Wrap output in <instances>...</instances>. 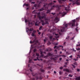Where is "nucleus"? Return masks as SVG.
Listing matches in <instances>:
<instances>
[{"mask_svg":"<svg viewBox=\"0 0 80 80\" xmlns=\"http://www.w3.org/2000/svg\"><path fill=\"white\" fill-rule=\"evenodd\" d=\"M39 20L41 21V22H42V25H47V24H48V22H47V20L46 21H45L46 23H44L43 21L41 20V19L42 18H44V16H43L42 17H41V16H39Z\"/></svg>","mask_w":80,"mask_h":80,"instance_id":"nucleus-1","label":"nucleus"},{"mask_svg":"<svg viewBox=\"0 0 80 80\" xmlns=\"http://www.w3.org/2000/svg\"><path fill=\"white\" fill-rule=\"evenodd\" d=\"M70 1L71 2H72V3L73 4H77V5H80V4L78 2V0H70Z\"/></svg>","mask_w":80,"mask_h":80,"instance_id":"nucleus-2","label":"nucleus"},{"mask_svg":"<svg viewBox=\"0 0 80 80\" xmlns=\"http://www.w3.org/2000/svg\"><path fill=\"white\" fill-rule=\"evenodd\" d=\"M63 71L64 72H68L69 73H72V71L68 69H64Z\"/></svg>","mask_w":80,"mask_h":80,"instance_id":"nucleus-3","label":"nucleus"},{"mask_svg":"<svg viewBox=\"0 0 80 80\" xmlns=\"http://www.w3.org/2000/svg\"><path fill=\"white\" fill-rule=\"evenodd\" d=\"M76 22L75 20L74 19V20L72 21V22H71V24H72V27H75V23Z\"/></svg>","mask_w":80,"mask_h":80,"instance_id":"nucleus-4","label":"nucleus"},{"mask_svg":"<svg viewBox=\"0 0 80 80\" xmlns=\"http://www.w3.org/2000/svg\"><path fill=\"white\" fill-rule=\"evenodd\" d=\"M27 29L28 30V31H29V33L30 34L31 33H32V32L33 30V28H30L29 30L28 29V28H27Z\"/></svg>","mask_w":80,"mask_h":80,"instance_id":"nucleus-5","label":"nucleus"},{"mask_svg":"<svg viewBox=\"0 0 80 80\" xmlns=\"http://www.w3.org/2000/svg\"><path fill=\"white\" fill-rule=\"evenodd\" d=\"M59 21V19L58 18H56L55 19V21L56 22V23H57Z\"/></svg>","mask_w":80,"mask_h":80,"instance_id":"nucleus-6","label":"nucleus"},{"mask_svg":"<svg viewBox=\"0 0 80 80\" xmlns=\"http://www.w3.org/2000/svg\"><path fill=\"white\" fill-rule=\"evenodd\" d=\"M55 35H56V36H55L56 38H58L59 37V35H58V34H55Z\"/></svg>","mask_w":80,"mask_h":80,"instance_id":"nucleus-7","label":"nucleus"},{"mask_svg":"<svg viewBox=\"0 0 80 80\" xmlns=\"http://www.w3.org/2000/svg\"><path fill=\"white\" fill-rule=\"evenodd\" d=\"M60 14H61V13L62 14V16H64V15H66V14L67 13L66 12H63L62 13H60Z\"/></svg>","mask_w":80,"mask_h":80,"instance_id":"nucleus-8","label":"nucleus"},{"mask_svg":"<svg viewBox=\"0 0 80 80\" xmlns=\"http://www.w3.org/2000/svg\"><path fill=\"white\" fill-rule=\"evenodd\" d=\"M38 22H37L35 24V25H36V26H38V25L39 23H40V22H38Z\"/></svg>","mask_w":80,"mask_h":80,"instance_id":"nucleus-9","label":"nucleus"},{"mask_svg":"<svg viewBox=\"0 0 80 80\" xmlns=\"http://www.w3.org/2000/svg\"><path fill=\"white\" fill-rule=\"evenodd\" d=\"M67 25H68L67 24H66V22H65L63 26L64 27H67Z\"/></svg>","mask_w":80,"mask_h":80,"instance_id":"nucleus-10","label":"nucleus"},{"mask_svg":"<svg viewBox=\"0 0 80 80\" xmlns=\"http://www.w3.org/2000/svg\"><path fill=\"white\" fill-rule=\"evenodd\" d=\"M56 7V6H53L51 8V10H52V9H54V8H55Z\"/></svg>","mask_w":80,"mask_h":80,"instance_id":"nucleus-11","label":"nucleus"},{"mask_svg":"<svg viewBox=\"0 0 80 80\" xmlns=\"http://www.w3.org/2000/svg\"><path fill=\"white\" fill-rule=\"evenodd\" d=\"M76 79L77 80H80V77L77 78Z\"/></svg>","mask_w":80,"mask_h":80,"instance_id":"nucleus-12","label":"nucleus"},{"mask_svg":"<svg viewBox=\"0 0 80 80\" xmlns=\"http://www.w3.org/2000/svg\"><path fill=\"white\" fill-rule=\"evenodd\" d=\"M65 28H63L62 30H61V32H65Z\"/></svg>","mask_w":80,"mask_h":80,"instance_id":"nucleus-13","label":"nucleus"},{"mask_svg":"<svg viewBox=\"0 0 80 80\" xmlns=\"http://www.w3.org/2000/svg\"><path fill=\"white\" fill-rule=\"evenodd\" d=\"M32 36V37H34V36H35V33H32V35H31Z\"/></svg>","mask_w":80,"mask_h":80,"instance_id":"nucleus-14","label":"nucleus"},{"mask_svg":"<svg viewBox=\"0 0 80 80\" xmlns=\"http://www.w3.org/2000/svg\"><path fill=\"white\" fill-rule=\"evenodd\" d=\"M52 55L50 53H48V56H52Z\"/></svg>","mask_w":80,"mask_h":80,"instance_id":"nucleus-15","label":"nucleus"},{"mask_svg":"<svg viewBox=\"0 0 80 80\" xmlns=\"http://www.w3.org/2000/svg\"><path fill=\"white\" fill-rule=\"evenodd\" d=\"M68 77H73V75L69 74L68 75Z\"/></svg>","mask_w":80,"mask_h":80,"instance_id":"nucleus-16","label":"nucleus"},{"mask_svg":"<svg viewBox=\"0 0 80 80\" xmlns=\"http://www.w3.org/2000/svg\"><path fill=\"white\" fill-rule=\"evenodd\" d=\"M59 1V3H60V2H61V1H65V0H58Z\"/></svg>","mask_w":80,"mask_h":80,"instance_id":"nucleus-17","label":"nucleus"},{"mask_svg":"<svg viewBox=\"0 0 80 80\" xmlns=\"http://www.w3.org/2000/svg\"><path fill=\"white\" fill-rule=\"evenodd\" d=\"M76 50H78V51L80 50V48H76Z\"/></svg>","mask_w":80,"mask_h":80,"instance_id":"nucleus-18","label":"nucleus"},{"mask_svg":"<svg viewBox=\"0 0 80 80\" xmlns=\"http://www.w3.org/2000/svg\"><path fill=\"white\" fill-rule=\"evenodd\" d=\"M36 31L34 30L33 31L32 33H36Z\"/></svg>","mask_w":80,"mask_h":80,"instance_id":"nucleus-19","label":"nucleus"},{"mask_svg":"<svg viewBox=\"0 0 80 80\" xmlns=\"http://www.w3.org/2000/svg\"><path fill=\"white\" fill-rule=\"evenodd\" d=\"M42 14L43 16H45V14L44 13V12H42Z\"/></svg>","mask_w":80,"mask_h":80,"instance_id":"nucleus-20","label":"nucleus"},{"mask_svg":"<svg viewBox=\"0 0 80 80\" xmlns=\"http://www.w3.org/2000/svg\"><path fill=\"white\" fill-rule=\"evenodd\" d=\"M62 57H64V58L66 57V56L64 55H62Z\"/></svg>","mask_w":80,"mask_h":80,"instance_id":"nucleus-21","label":"nucleus"},{"mask_svg":"<svg viewBox=\"0 0 80 80\" xmlns=\"http://www.w3.org/2000/svg\"><path fill=\"white\" fill-rule=\"evenodd\" d=\"M50 12V11L49 10H48L47 12V13H49Z\"/></svg>","mask_w":80,"mask_h":80,"instance_id":"nucleus-22","label":"nucleus"},{"mask_svg":"<svg viewBox=\"0 0 80 80\" xmlns=\"http://www.w3.org/2000/svg\"><path fill=\"white\" fill-rule=\"evenodd\" d=\"M42 27H40L39 28V30H41V29H42Z\"/></svg>","mask_w":80,"mask_h":80,"instance_id":"nucleus-23","label":"nucleus"},{"mask_svg":"<svg viewBox=\"0 0 80 80\" xmlns=\"http://www.w3.org/2000/svg\"><path fill=\"white\" fill-rule=\"evenodd\" d=\"M63 69V67H60V70H62V69Z\"/></svg>","mask_w":80,"mask_h":80,"instance_id":"nucleus-24","label":"nucleus"},{"mask_svg":"<svg viewBox=\"0 0 80 80\" xmlns=\"http://www.w3.org/2000/svg\"><path fill=\"white\" fill-rule=\"evenodd\" d=\"M59 73L60 75H61V74H62V72H61V71L59 72Z\"/></svg>","mask_w":80,"mask_h":80,"instance_id":"nucleus-25","label":"nucleus"},{"mask_svg":"<svg viewBox=\"0 0 80 80\" xmlns=\"http://www.w3.org/2000/svg\"><path fill=\"white\" fill-rule=\"evenodd\" d=\"M34 7H36V8H37V7H37V4H35L34 5Z\"/></svg>","mask_w":80,"mask_h":80,"instance_id":"nucleus-26","label":"nucleus"},{"mask_svg":"<svg viewBox=\"0 0 80 80\" xmlns=\"http://www.w3.org/2000/svg\"><path fill=\"white\" fill-rule=\"evenodd\" d=\"M72 57L73 56H72V55H71L70 56H69V58H72Z\"/></svg>","mask_w":80,"mask_h":80,"instance_id":"nucleus-27","label":"nucleus"},{"mask_svg":"<svg viewBox=\"0 0 80 80\" xmlns=\"http://www.w3.org/2000/svg\"><path fill=\"white\" fill-rule=\"evenodd\" d=\"M36 55L37 56H39V54L38 53H36Z\"/></svg>","mask_w":80,"mask_h":80,"instance_id":"nucleus-28","label":"nucleus"},{"mask_svg":"<svg viewBox=\"0 0 80 80\" xmlns=\"http://www.w3.org/2000/svg\"><path fill=\"white\" fill-rule=\"evenodd\" d=\"M41 72H44V70L42 69V70H41Z\"/></svg>","mask_w":80,"mask_h":80,"instance_id":"nucleus-29","label":"nucleus"},{"mask_svg":"<svg viewBox=\"0 0 80 80\" xmlns=\"http://www.w3.org/2000/svg\"><path fill=\"white\" fill-rule=\"evenodd\" d=\"M42 10H43V9L42 8L40 9V11H42Z\"/></svg>","mask_w":80,"mask_h":80,"instance_id":"nucleus-30","label":"nucleus"},{"mask_svg":"<svg viewBox=\"0 0 80 80\" xmlns=\"http://www.w3.org/2000/svg\"><path fill=\"white\" fill-rule=\"evenodd\" d=\"M27 22H28V21H27V20H25V23H27Z\"/></svg>","mask_w":80,"mask_h":80,"instance_id":"nucleus-31","label":"nucleus"},{"mask_svg":"<svg viewBox=\"0 0 80 80\" xmlns=\"http://www.w3.org/2000/svg\"><path fill=\"white\" fill-rule=\"evenodd\" d=\"M52 13V15H55V13Z\"/></svg>","mask_w":80,"mask_h":80,"instance_id":"nucleus-32","label":"nucleus"},{"mask_svg":"<svg viewBox=\"0 0 80 80\" xmlns=\"http://www.w3.org/2000/svg\"><path fill=\"white\" fill-rule=\"evenodd\" d=\"M72 65L73 66V67L75 68V66L73 65L72 64Z\"/></svg>","mask_w":80,"mask_h":80,"instance_id":"nucleus-33","label":"nucleus"},{"mask_svg":"<svg viewBox=\"0 0 80 80\" xmlns=\"http://www.w3.org/2000/svg\"><path fill=\"white\" fill-rule=\"evenodd\" d=\"M77 71H78V72H79V71H80V69H77Z\"/></svg>","mask_w":80,"mask_h":80,"instance_id":"nucleus-34","label":"nucleus"},{"mask_svg":"<svg viewBox=\"0 0 80 80\" xmlns=\"http://www.w3.org/2000/svg\"><path fill=\"white\" fill-rule=\"evenodd\" d=\"M35 11H33L32 12V13L33 14L34 13H35Z\"/></svg>","mask_w":80,"mask_h":80,"instance_id":"nucleus-35","label":"nucleus"},{"mask_svg":"<svg viewBox=\"0 0 80 80\" xmlns=\"http://www.w3.org/2000/svg\"><path fill=\"white\" fill-rule=\"evenodd\" d=\"M26 7H28V4H27L26 5Z\"/></svg>","mask_w":80,"mask_h":80,"instance_id":"nucleus-36","label":"nucleus"},{"mask_svg":"<svg viewBox=\"0 0 80 80\" xmlns=\"http://www.w3.org/2000/svg\"><path fill=\"white\" fill-rule=\"evenodd\" d=\"M62 58H60L59 60H60L61 61V60H62Z\"/></svg>","mask_w":80,"mask_h":80,"instance_id":"nucleus-37","label":"nucleus"},{"mask_svg":"<svg viewBox=\"0 0 80 80\" xmlns=\"http://www.w3.org/2000/svg\"><path fill=\"white\" fill-rule=\"evenodd\" d=\"M52 36H50V38H52Z\"/></svg>","mask_w":80,"mask_h":80,"instance_id":"nucleus-38","label":"nucleus"},{"mask_svg":"<svg viewBox=\"0 0 80 80\" xmlns=\"http://www.w3.org/2000/svg\"><path fill=\"white\" fill-rule=\"evenodd\" d=\"M54 73H57V72H56V71H54Z\"/></svg>","mask_w":80,"mask_h":80,"instance_id":"nucleus-39","label":"nucleus"},{"mask_svg":"<svg viewBox=\"0 0 80 80\" xmlns=\"http://www.w3.org/2000/svg\"><path fill=\"white\" fill-rule=\"evenodd\" d=\"M57 48V46H55L54 47V48Z\"/></svg>","mask_w":80,"mask_h":80,"instance_id":"nucleus-40","label":"nucleus"},{"mask_svg":"<svg viewBox=\"0 0 80 80\" xmlns=\"http://www.w3.org/2000/svg\"><path fill=\"white\" fill-rule=\"evenodd\" d=\"M53 2H54V3H56V2H56V1H53Z\"/></svg>","mask_w":80,"mask_h":80,"instance_id":"nucleus-41","label":"nucleus"},{"mask_svg":"<svg viewBox=\"0 0 80 80\" xmlns=\"http://www.w3.org/2000/svg\"><path fill=\"white\" fill-rule=\"evenodd\" d=\"M68 63V62H67L65 63V64H66V65H67V63Z\"/></svg>","mask_w":80,"mask_h":80,"instance_id":"nucleus-42","label":"nucleus"},{"mask_svg":"<svg viewBox=\"0 0 80 80\" xmlns=\"http://www.w3.org/2000/svg\"><path fill=\"white\" fill-rule=\"evenodd\" d=\"M44 42H46V40L45 39H44Z\"/></svg>","mask_w":80,"mask_h":80,"instance_id":"nucleus-43","label":"nucleus"},{"mask_svg":"<svg viewBox=\"0 0 80 80\" xmlns=\"http://www.w3.org/2000/svg\"><path fill=\"white\" fill-rule=\"evenodd\" d=\"M40 13H38V15H40Z\"/></svg>","mask_w":80,"mask_h":80,"instance_id":"nucleus-44","label":"nucleus"},{"mask_svg":"<svg viewBox=\"0 0 80 80\" xmlns=\"http://www.w3.org/2000/svg\"><path fill=\"white\" fill-rule=\"evenodd\" d=\"M37 60V59H34V61H36V60Z\"/></svg>","mask_w":80,"mask_h":80,"instance_id":"nucleus-45","label":"nucleus"},{"mask_svg":"<svg viewBox=\"0 0 80 80\" xmlns=\"http://www.w3.org/2000/svg\"><path fill=\"white\" fill-rule=\"evenodd\" d=\"M62 53V52H60V54Z\"/></svg>","mask_w":80,"mask_h":80,"instance_id":"nucleus-46","label":"nucleus"},{"mask_svg":"<svg viewBox=\"0 0 80 80\" xmlns=\"http://www.w3.org/2000/svg\"><path fill=\"white\" fill-rule=\"evenodd\" d=\"M30 43H32V41H30Z\"/></svg>","mask_w":80,"mask_h":80,"instance_id":"nucleus-47","label":"nucleus"},{"mask_svg":"<svg viewBox=\"0 0 80 80\" xmlns=\"http://www.w3.org/2000/svg\"><path fill=\"white\" fill-rule=\"evenodd\" d=\"M36 51V49H34V52H35Z\"/></svg>","mask_w":80,"mask_h":80,"instance_id":"nucleus-48","label":"nucleus"},{"mask_svg":"<svg viewBox=\"0 0 80 80\" xmlns=\"http://www.w3.org/2000/svg\"><path fill=\"white\" fill-rule=\"evenodd\" d=\"M73 51H74V52H76V50H73Z\"/></svg>","mask_w":80,"mask_h":80,"instance_id":"nucleus-49","label":"nucleus"},{"mask_svg":"<svg viewBox=\"0 0 80 80\" xmlns=\"http://www.w3.org/2000/svg\"><path fill=\"white\" fill-rule=\"evenodd\" d=\"M64 67H66L67 66L64 65Z\"/></svg>","mask_w":80,"mask_h":80,"instance_id":"nucleus-50","label":"nucleus"},{"mask_svg":"<svg viewBox=\"0 0 80 80\" xmlns=\"http://www.w3.org/2000/svg\"><path fill=\"white\" fill-rule=\"evenodd\" d=\"M38 34H39V35H40V34L41 33H40V32H38Z\"/></svg>","mask_w":80,"mask_h":80,"instance_id":"nucleus-51","label":"nucleus"},{"mask_svg":"<svg viewBox=\"0 0 80 80\" xmlns=\"http://www.w3.org/2000/svg\"><path fill=\"white\" fill-rule=\"evenodd\" d=\"M37 32H39V30H37Z\"/></svg>","mask_w":80,"mask_h":80,"instance_id":"nucleus-52","label":"nucleus"},{"mask_svg":"<svg viewBox=\"0 0 80 80\" xmlns=\"http://www.w3.org/2000/svg\"><path fill=\"white\" fill-rule=\"evenodd\" d=\"M55 45H58V43H57L55 44Z\"/></svg>","mask_w":80,"mask_h":80,"instance_id":"nucleus-53","label":"nucleus"},{"mask_svg":"<svg viewBox=\"0 0 80 80\" xmlns=\"http://www.w3.org/2000/svg\"><path fill=\"white\" fill-rule=\"evenodd\" d=\"M74 60H75V61H77V60H76L75 59H74Z\"/></svg>","mask_w":80,"mask_h":80,"instance_id":"nucleus-54","label":"nucleus"},{"mask_svg":"<svg viewBox=\"0 0 80 80\" xmlns=\"http://www.w3.org/2000/svg\"><path fill=\"white\" fill-rule=\"evenodd\" d=\"M66 61H68V60L67 59V60H66Z\"/></svg>","mask_w":80,"mask_h":80,"instance_id":"nucleus-55","label":"nucleus"},{"mask_svg":"<svg viewBox=\"0 0 80 80\" xmlns=\"http://www.w3.org/2000/svg\"><path fill=\"white\" fill-rule=\"evenodd\" d=\"M37 58V60H39V59H38V58Z\"/></svg>","mask_w":80,"mask_h":80,"instance_id":"nucleus-56","label":"nucleus"},{"mask_svg":"<svg viewBox=\"0 0 80 80\" xmlns=\"http://www.w3.org/2000/svg\"><path fill=\"white\" fill-rule=\"evenodd\" d=\"M54 51H55V52H57V50H55Z\"/></svg>","mask_w":80,"mask_h":80,"instance_id":"nucleus-57","label":"nucleus"},{"mask_svg":"<svg viewBox=\"0 0 80 80\" xmlns=\"http://www.w3.org/2000/svg\"><path fill=\"white\" fill-rule=\"evenodd\" d=\"M32 3H35V2H32Z\"/></svg>","mask_w":80,"mask_h":80,"instance_id":"nucleus-58","label":"nucleus"},{"mask_svg":"<svg viewBox=\"0 0 80 80\" xmlns=\"http://www.w3.org/2000/svg\"><path fill=\"white\" fill-rule=\"evenodd\" d=\"M65 10H67V8H65Z\"/></svg>","mask_w":80,"mask_h":80,"instance_id":"nucleus-59","label":"nucleus"},{"mask_svg":"<svg viewBox=\"0 0 80 80\" xmlns=\"http://www.w3.org/2000/svg\"><path fill=\"white\" fill-rule=\"evenodd\" d=\"M24 5H25V4H24L23 6H24Z\"/></svg>","mask_w":80,"mask_h":80,"instance_id":"nucleus-60","label":"nucleus"},{"mask_svg":"<svg viewBox=\"0 0 80 80\" xmlns=\"http://www.w3.org/2000/svg\"><path fill=\"white\" fill-rule=\"evenodd\" d=\"M30 71H31V72H32V71L31 70H30Z\"/></svg>","mask_w":80,"mask_h":80,"instance_id":"nucleus-61","label":"nucleus"},{"mask_svg":"<svg viewBox=\"0 0 80 80\" xmlns=\"http://www.w3.org/2000/svg\"><path fill=\"white\" fill-rule=\"evenodd\" d=\"M27 10H28V8H27Z\"/></svg>","mask_w":80,"mask_h":80,"instance_id":"nucleus-62","label":"nucleus"},{"mask_svg":"<svg viewBox=\"0 0 80 80\" xmlns=\"http://www.w3.org/2000/svg\"><path fill=\"white\" fill-rule=\"evenodd\" d=\"M41 60H42V59H41Z\"/></svg>","mask_w":80,"mask_h":80,"instance_id":"nucleus-63","label":"nucleus"},{"mask_svg":"<svg viewBox=\"0 0 80 80\" xmlns=\"http://www.w3.org/2000/svg\"><path fill=\"white\" fill-rule=\"evenodd\" d=\"M62 48H63V47L62 46Z\"/></svg>","mask_w":80,"mask_h":80,"instance_id":"nucleus-64","label":"nucleus"}]
</instances>
